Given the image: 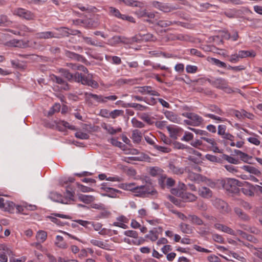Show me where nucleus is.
Returning a JSON list of instances; mask_svg holds the SVG:
<instances>
[{"instance_id": "nucleus-18", "label": "nucleus", "mask_w": 262, "mask_h": 262, "mask_svg": "<svg viewBox=\"0 0 262 262\" xmlns=\"http://www.w3.org/2000/svg\"><path fill=\"white\" fill-rule=\"evenodd\" d=\"M120 42L126 43V38L121 36H115L108 39L107 43L111 46H115Z\"/></svg>"}, {"instance_id": "nucleus-41", "label": "nucleus", "mask_w": 262, "mask_h": 262, "mask_svg": "<svg viewBox=\"0 0 262 262\" xmlns=\"http://www.w3.org/2000/svg\"><path fill=\"white\" fill-rule=\"evenodd\" d=\"M223 159L231 164H238L239 163L238 159L234 158L226 154H224L223 155Z\"/></svg>"}, {"instance_id": "nucleus-33", "label": "nucleus", "mask_w": 262, "mask_h": 262, "mask_svg": "<svg viewBox=\"0 0 262 262\" xmlns=\"http://www.w3.org/2000/svg\"><path fill=\"white\" fill-rule=\"evenodd\" d=\"M178 24V21L168 20H160L156 23V25L161 28H165Z\"/></svg>"}, {"instance_id": "nucleus-32", "label": "nucleus", "mask_w": 262, "mask_h": 262, "mask_svg": "<svg viewBox=\"0 0 262 262\" xmlns=\"http://www.w3.org/2000/svg\"><path fill=\"white\" fill-rule=\"evenodd\" d=\"M122 106L124 107H132L139 111H144L146 110L147 108V107L146 106H144L136 103H128L127 104H122Z\"/></svg>"}, {"instance_id": "nucleus-57", "label": "nucleus", "mask_w": 262, "mask_h": 262, "mask_svg": "<svg viewBox=\"0 0 262 262\" xmlns=\"http://www.w3.org/2000/svg\"><path fill=\"white\" fill-rule=\"evenodd\" d=\"M123 114L122 110H115L112 112H110V117L113 119H115L118 116H120Z\"/></svg>"}, {"instance_id": "nucleus-10", "label": "nucleus", "mask_w": 262, "mask_h": 262, "mask_svg": "<svg viewBox=\"0 0 262 262\" xmlns=\"http://www.w3.org/2000/svg\"><path fill=\"white\" fill-rule=\"evenodd\" d=\"M186 172L188 173V179L191 181H193L198 184L206 181L207 178L206 177L200 174L190 171V169L188 167Z\"/></svg>"}, {"instance_id": "nucleus-9", "label": "nucleus", "mask_w": 262, "mask_h": 262, "mask_svg": "<svg viewBox=\"0 0 262 262\" xmlns=\"http://www.w3.org/2000/svg\"><path fill=\"white\" fill-rule=\"evenodd\" d=\"M101 192H103L102 195L107 196L110 198H116L117 194L120 193L121 191L118 189L113 188L107 186L106 183H103L100 187Z\"/></svg>"}, {"instance_id": "nucleus-52", "label": "nucleus", "mask_w": 262, "mask_h": 262, "mask_svg": "<svg viewBox=\"0 0 262 262\" xmlns=\"http://www.w3.org/2000/svg\"><path fill=\"white\" fill-rule=\"evenodd\" d=\"M189 129L195 133L196 134L202 136V137L209 136V133L205 130L191 127H189Z\"/></svg>"}, {"instance_id": "nucleus-63", "label": "nucleus", "mask_w": 262, "mask_h": 262, "mask_svg": "<svg viewBox=\"0 0 262 262\" xmlns=\"http://www.w3.org/2000/svg\"><path fill=\"white\" fill-rule=\"evenodd\" d=\"M98 233L102 235H108V236L113 235L112 230L111 229H106L105 228H102L101 230L98 232Z\"/></svg>"}, {"instance_id": "nucleus-50", "label": "nucleus", "mask_w": 262, "mask_h": 262, "mask_svg": "<svg viewBox=\"0 0 262 262\" xmlns=\"http://www.w3.org/2000/svg\"><path fill=\"white\" fill-rule=\"evenodd\" d=\"M140 118L148 124H152L153 123L152 118L147 114H142L140 115Z\"/></svg>"}, {"instance_id": "nucleus-39", "label": "nucleus", "mask_w": 262, "mask_h": 262, "mask_svg": "<svg viewBox=\"0 0 262 262\" xmlns=\"http://www.w3.org/2000/svg\"><path fill=\"white\" fill-rule=\"evenodd\" d=\"M80 201L86 204H89L94 201L95 198L93 195L80 194L79 195Z\"/></svg>"}, {"instance_id": "nucleus-23", "label": "nucleus", "mask_w": 262, "mask_h": 262, "mask_svg": "<svg viewBox=\"0 0 262 262\" xmlns=\"http://www.w3.org/2000/svg\"><path fill=\"white\" fill-rule=\"evenodd\" d=\"M82 26L88 29H92L96 28L98 26V23L92 19H86L81 21Z\"/></svg>"}, {"instance_id": "nucleus-24", "label": "nucleus", "mask_w": 262, "mask_h": 262, "mask_svg": "<svg viewBox=\"0 0 262 262\" xmlns=\"http://www.w3.org/2000/svg\"><path fill=\"white\" fill-rule=\"evenodd\" d=\"M178 8L179 7L178 6L173 5L168 3H162L160 11H163L164 13H168L177 10Z\"/></svg>"}, {"instance_id": "nucleus-14", "label": "nucleus", "mask_w": 262, "mask_h": 262, "mask_svg": "<svg viewBox=\"0 0 262 262\" xmlns=\"http://www.w3.org/2000/svg\"><path fill=\"white\" fill-rule=\"evenodd\" d=\"M77 32V34H79V36L81 37L84 41L87 43L88 45L96 46V47H103L102 43L101 42H98L97 41H95L94 40L92 39L91 37H88L84 36L83 35H82V33L79 31H76Z\"/></svg>"}, {"instance_id": "nucleus-45", "label": "nucleus", "mask_w": 262, "mask_h": 262, "mask_svg": "<svg viewBox=\"0 0 262 262\" xmlns=\"http://www.w3.org/2000/svg\"><path fill=\"white\" fill-rule=\"evenodd\" d=\"M12 24L7 15H0V26H8Z\"/></svg>"}, {"instance_id": "nucleus-56", "label": "nucleus", "mask_w": 262, "mask_h": 262, "mask_svg": "<svg viewBox=\"0 0 262 262\" xmlns=\"http://www.w3.org/2000/svg\"><path fill=\"white\" fill-rule=\"evenodd\" d=\"M155 149L162 153H168L171 151L170 148L158 145L155 146Z\"/></svg>"}, {"instance_id": "nucleus-35", "label": "nucleus", "mask_w": 262, "mask_h": 262, "mask_svg": "<svg viewBox=\"0 0 262 262\" xmlns=\"http://www.w3.org/2000/svg\"><path fill=\"white\" fill-rule=\"evenodd\" d=\"M181 231L185 234H191L192 233V228L188 224L182 223L179 225Z\"/></svg>"}, {"instance_id": "nucleus-2", "label": "nucleus", "mask_w": 262, "mask_h": 262, "mask_svg": "<svg viewBox=\"0 0 262 262\" xmlns=\"http://www.w3.org/2000/svg\"><path fill=\"white\" fill-rule=\"evenodd\" d=\"M156 194L157 191L151 184L147 183L144 185L136 186L134 193L135 195L142 198L147 197L149 194L154 195Z\"/></svg>"}, {"instance_id": "nucleus-62", "label": "nucleus", "mask_w": 262, "mask_h": 262, "mask_svg": "<svg viewBox=\"0 0 262 262\" xmlns=\"http://www.w3.org/2000/svg\"><path fill=\"white\" fill-rule=\"evenodd\" d=\"M166 179L167 177L166 175H162L159 177L158 179V183L162 188H165L166 186Z\"/></svg>"}, {"instance_id": "nucleus-11", "label": "nucleus", "mask_w": 262, "mask_h": 262, "mask_svg": "<svg viewBox=\"0 0 262 262\" xmlns=\"http://www.w3.org/2000/svg\"><path fill=\"white\" fill-rule=\"evenodd\" d=\"M137 92L142 95L148 94L151 96H160V94L152 89L150 86H139L137 88Z\"/></svg>"}, {"instance_id": "nucleus-46", "label": "nucleus", "mask_w": 262, "mask_h": 262, "mask_svg": "<svg viewBox=\"0 0 262 262\" xmlns=\"http://www.w3.org/2000/svg\"><path fill=\"white\" fill-rule=\"evenodd\" d=\"M109 12L110 14L118 18L122 19L123 14H121L119 10L114 7L109 8Z\"/></svg>"}, {"instance_id": "nucleus-7", "label": "nucleus", "mask_w": 262, "mask_h": 262, "mask_svg": "<svg viewBox=\"0 0 262 262\" xmlns=\"http://www.w3.org/2000/svg\"><path fill=\"white\" fill-rule=\"evenodd\" d=\"M13 14L20 18L24 19L27 20H33L35 17V15L33 13L23 8H15L13 11Z\"/></svg>"}, {"instance_id": "nucleus-36", "label": "nucleus", "mask_w": 262, "mask_h": 262, "mask_svg": "<svg viewBox=\"0 0 262 262\" xmlns=\"http://www.w3.org/2000/svg\"><path fill=\"white\" fill-rule=\"evenodd\" d=\"M236 214L242 220L246 221L249 220V216L244 212L241 209L235 207L234 209Z\"/></svg>"}, {"instance_id": "nucleus-1", "label": "nucleus", "mask_w": 262, "mask_h": 262, "mask_svg": "<svg viewBox=\"0 0 262 262\" xmlns=\"http://www.w3.org/2000/svg\"><path fill=\"white\" fill-rule=\"evenodd\" d=\"M59 72L61 75L70 82H80L83 85H86L93 88H97L98 86V83L93 79L92 74H88L87 75H83L79 72H76L73 74L64 69H60Z\"/></svg>"}, {"instance_id": "nucleus-64", "label": "nucleus", "mask_w": 262, "mask_h": 262, "mask_svg": "<svg viewBox=\"0 0 262 262\" xmlns=\"http://www.w3.org/2000/svg\"><path fill=\"white\" fill-rule=\"evenodd\" d=\"M238 204L239 206L243 207L246 210H250L252 208V206L248 202H245L243 200L239 201L238 202Z\"/></svg>"}, {"instance_id": "nucleus-28", "label": "nucleus", "mask_w": 262, "mask_h": 262, "mask_svg": "<svg viewBox=\"0 0 262 262\" xmlns=\"http://www.w3.org/2000/svg\"><path fill=\"white\" fill-rule=\"evenodd\" d=\"M188 220L192 224L197 225H202L203 224V221L198 216L194 214H188Z\"/></svg>"}, {"instance_id": "nucleus-61", "label": "nucleus", "mask_w": 262, "mask_h": 262, "mask_svg": "<svg viewBox=\"0 0 262 262\" xmlns=\"http://www.w3.org/2000/svg\"><path fill=\"white\" fill-rule=\"evenodd\" d=\"M193 138V135L190 132H185L184 135L182 138L181 140L186 142L191 141Z\"/></svg>"}, {"instance_id": "nucleus-55", "label": "nucleus", "mask_w": 262, "mask_h": 262, "mask_svg": "<svg viewBox=\"0 0 262 262\" xmlns=\"http://www.w3.org/2000/svg\"><path fill=\"white\" fill-rule=\"evenodd\" d=\"M211 59L212 62L213 63V64H214L215 65H216V66H217L219 67H221V68H226L227 67V65L225 62L221 61V60H220L218 59H216L215 58H212Z\"/></svg>"}, {"instance_id": "nucleus-48", "label": "nucleus", "mask_w": 262, "mask_h": 262, "mask_svg": "<svg viewBox=\"0 0 262 262\" xmlns=\"http://www.w3.org/2000/svg\"><path fill=\"white\" fill-rule=\"evenodd\" d=\"M145 140L150 145H152L154 148H155V146L157 145L155 143V141L157 140L155 136L152 135H150L149 136H145L144 137Z\"/></svg>"}, {"instance_id": "nucleus-58", "label": "nucleus", "mask_w": 262, "mask_h": 262, "mask_svg": "<svg viewBox=\"0 0 262 262\" xmlns=\"http://www.w3.org/2000/svg\"><path fill=\"white\" fill-rule=\"evenodd\" d=\"M56 30L58 32H56V34L59 35L58 37H55V38H60L63 36L67 35L68 32L66 30V28H60L59 29H56Z\"/></svg>"}, {"instance_id": "nucleus-21", "label": "nucleus", "mask_w": 262, "mask_h": 262, "mask_svg": "<svg viewBox=\"0 0 262 262\" xmlns=\"http://www.w3.org/2000/svg\"><path fill=\"white\" fill-rule=\"evenodd\" d=\"M199 194L202 198L209 199L212 196V191L206 187H202L198 190Z\"/></svg>"}, {"instance_id": "nucleus-25", "label": "nucleus", "mask_w": 262, "mask_h": 262, "mask_svg": "<svg viewBox=\"0 0 262 262\" xmlns=\"http://www.w3.org/2000/svg\"><path fill=\"white\" fill-rule=\"evenodd\" d=\"M244 170L248 172L250 174H254L256 176H259L261 174V172L257 168L251 165H244L242 167Z\"/></svg>"}, {"instance_id": "nucleus-31", "label": "nucleus", "mask_w": 262, "mask_h": 262, "mask_svg": "<svg viewBox=\"0 0 262 262\" xmlns=\"http://www.w3.org/2000/svg\"><path fill=\"white\" fill-rule=\"evenodd\" d=\"M67 66L72 70L81 71L85 73H88V70L83 65L69 63H67Z\"/></svg>"}, {"instance_id": "nucleus-54", "label": "nucleus", "mask_w": 262, "mask_h": 262, "mask_svg": "<svg viewBox=\"0 0 262 262\" xmlns=\"http://www.w3.org/2000/svg\"><path fill=\"white\" fill-rule=\"evenodd\" d=\"M142 40H145L146 41H155L157 40V38L152 34L147 33L146 34H144L143 35Z\"/></svg>"}, {"instance_id": "nucleus-44", "label": "nucleus", "mask_w": 262, "mask_h": 262, "mask_svg": "<svg viewBox=\"0 0 262 262\" xmlns=\"http://www.w3.org/2000/svg\"><path fill=\"white\" fill-rule=\"evenodd\" d=\"M136 80L132 79L120 78L116 81V84L122 85L125 84H133L135 83Z\"/></svg>"}, {"instance_id": "nucleus-13", "label": "nucleus", "mask_w": 262, "mask_h": 262, "mask_svg": "<svg viewBox=\"0 0 262 262\" xmlns=\"http://www.w3.org/2000/svg\"><path fill=\"white\" fill-rule=\"evenodd\" d=\"M166 118L170 121L176 123H179L180 119L178 115L172 111L164 110L163 112Z\"/></svg>"}, {"instance_id": "nucleus-60", "label": "nucleus", "mask_w": 262, "mask_h": 262, "mask_svg": "<svg viewBox=\"0 0 262 262\" xmlns=\"http://www.w3.org/2000/svg\"><path fill=\"white\" fill-rule=\"evenodd\" d=\"M228 60L232 63H236L239 60L238 53H235L228 56Z\"/></svg>"}, {"instance_id": "nucleus-49", "label": "nucleus", "mask_w": 262, "mask_h": 262, "mask_svg": "<svg viewBox=\"0 0 262 262\" xmlns=\"http://www.w3.org/2000/svg\"><path fill=\"white\" fill-rule=\"evenodd\" d=\"M124 234L127 236L137 239L138 237V233L134 230H128L124 231Z\"/></svg>"}, {"instance_id": "nucleus-29", "label": "nucleus", "mask_w": 262, "mask_h": 262, "mask_svg": "<svg viewBox=\"0 0 262 262\" xmlns=\"http://www.w3.org/2000/svg\"><path fill=\"white\" fill-rule=\"evenodd\" d=\"M238 57H239L240 58H244L248 57H254L256 56V53L253 50H240L238 51Z\"/></svg>"}, {"instance_id": "nucleus-34", "label": "nucleus", "mask_w": 262, "mask_h": 262, "mask_svg": "<svg viewBox=\"0 0 262 262\" xmlns=\"http://www.w3.org/2000/svg\"><path fill=\"white\" fill-rule=\"evenodd\" d=\"M64 52L66 56L67 57L70 58L76 61H80L82 59V56L79 54L75 53L73 52L68 50H65Z\"/></svg>"}, {"instance_id": "nucleus-30", "label": "nucleus", "mask_w": 262, "mask_h": 262, "mask_svg": "<svg viewBox=\"0 0 262 262\" xmlns=\"http://www.w3.org/2000/svg\"><path fill=\"white\" fill-rule=\"evenodd\" d=\"M49 197L51 200L54 202H59L64 204L63 196L60 194L58 193L57 192H51L49 194Z\"/></svg>"}, {"instance_id": "nucleus-20", "label": "nucleus", "mask_w": 262, "mask_h": 262, "mask_svg": "<svg viewBox=\"0 0 262 262\" xmlns=\"http://www.w3.org/2000/svg\"><path fill=\"white\" fill-rule=\"evenodd\" d=\"M159 231L157 230H150L148 234L146 235L145 237L149 239L152 242L156 241L159 237V233H161L162 229L161 227H159Z\"/></svg>"}, {"instance_id": "nucleus-59", "label": "nucleus", "mask_w": 262, "mask_h": 262, "mask_svg": "<svg viewBox=\"0 0 262 262\" xmlns=\"http://www.w3.org/2000/svg\"><path fill=\"white\" fill-rule=\"evenodd\" d=\"M18 28L19 30V31L21 32V35H24V33L23 34V32H32L33 30L28 28L27 26L24 25H19Z\"/></svg>"}, {"instance_id": "nucleus-8", "label": "nucleus", "mask_w": 262, "mask_h": 262, "mask_svg": "<svg viewBox=\"0 0 262 262\" xmlns=\"http://www.w3.org/2000/svg\"><path fill=\"white\" fill-rule=\"evenodd\" d=\"M212 204L217 209H218L222 213H228L230 209L227 203L224 201L215 198L212 201Z\"/></svg>"}, {"instance_id": "nucleus-38", "label": "nucleus", "mask_w": 262, "mask_h": 262, "mask_svg": "<svg viewBox=\"0 0 262 262\" xmlns=\"http://www.w3.org/2000/svg\"><path fill=\"white\" fill-rule=\"evenodd\" d=\"M105 59L108 61L115 64H120L121 63V58L117 56L106 55Z\"/></svg>"}, {"instance_id": "nucleus-4", "label": "nucleus", "mask_w": 262, "mask_h": 262, "mask_svg": "<svg viewBox=\"0 0 262 262\" xmlns=\"http://www.w3.org/2000/svg\"><path fill=\"white\" fill-rule=\"evenodd\" d=\"M182 115L188 119L184 120V122L186 124L193 126H199L203 123L204 119L195 113L184 112L182 113Z\"/></svg>"}, {"instance_id": "nucleus-3", "label": "nucleus", "mask_w": 262, "mask_h": 262, "mask_svg": "<svg viewBox=\"0 0 262 262\" xmlns=\"http://www.w3.org/2000/svg\"><path fill=\"white\" fill-rule=\"evenodd\" d=\"M207 81L213 86L223 90L227 93H231L234 92L232 88L228 85V81L223 78L208 79Z\"/></svg>"}, {"instance_id": "nucleus-51", "label": "nucleus", "mask_w": 262, "mask_h": 262, "mask_svg": "<svg viewBox=\"0 0 262 262\" xmlns=\"http://www.w3.org/2000/svg\"><path fill=\"white\" fill-rule=\"evenodd\" d=\"M132 123L134 127L137 128H143L145 126V125L141 121L138 120L136 118H133L132 119Z\"/></svg>"}, {"instance_id": "nucleus-19", "label": "nucleus", "mask_w": 262, "mask_h": 262, "mask_svg": "<svg viewBox=\"0 0 262 262\" xmlns=\"http://www.w3.org/2000/svg\"><path fill=\"white\" fill-rule=\"evenodd\" d=\"M58 36L55 32L53 31L42 32L36 34V37L39 39H49Z\"/></svg>"}, {"instance_id": "nucleus-37", "label": "nucleus", "mask_w": 262, "mask_h": 262, "mask_svg": "<svg viewBox=\"0 0 262 262\" xmlns=\"http://www.w3.org/2000/svg\"><path fill=\"white\" fill-rule=\"evenodd\" d=\"M208 136L201 137V139L207 142L211 146L214 148V151L219 150V148L216 146V143L213 138H210Z\"/></svg>"}, {"instance_id": "nucleus-15", "label": "nucleus", "mask_w": 262, "mask_h": 262, "mask_svg": "<svg viewBox=\"0 0 262 262\" xmlns=\"http://www.w3.org/2000/svg\"><path fill=\"white\" fill-rule=\"evenodd\" d=\"M2 250L3 252H0V261L1 262H7L8 257L7 255L10 256L12 254V251L5 246L2 245ZM1 250V249H0Z\"/></svg>"}, {"instance_id": "nucleus-6", "label": "nucleus", "mask_w": 262, "mask_h": 262, "mask_svg": "<svg viewBox=\"0 0 262 262\" xmlns=\"http://www.w3.org/2000/svg\"><path fill=\"white\" fill-rule=\"evenodd\" d=\"M85 95L87 98L91 97L96 102L101 103H106L108 101H114L118 99V97L115 95H111L108 96L98 95L92 93H86Z\"/></svg>"}, {"instance_id": "nucleus-43", "label": "nucleus", "mask_w": 262, "mask_h": 262, "mask_svg": "<svg viewBox=\"0 0 262 262\" xmlns=\"http://www.w3.org/2000/svg\"><path fill=\"white\" fill-rule=\"evenodd\" d=\"M56 238V242L55 243V244L57 247L62 249L67 248V245L63 241V237L60 235H57Z\"/></svg>"}, {"instance_id": "nucleus-26", "label": "nucleus", "mask_w": 262, "mask_h": 262, "mask_svg": "<svg viewBox=\"0 0 262 262\" xmlns=\"http://www.w3.org/2000/svg\"><path fill=\"white\" fill-rule=\"evenodd\" d=\"M90 242V243L94 246H97L99 248L107 250H110V249L108 248V245L102 241L94 238L91 239Z\"/></svg>"}, {"instance_id": "nucleus-5", "label": "nucleus", "mask_w": 262, "mask_h": 262, "mask_svg": "<svg viewBox=\"0 0 262 262\" xmlns=\"http://www.w3.org/2000/svg\"><path fill=\"white\" fill-rule=\"evenodd\" d=\"M243 185V182L233 178L225 180L223 184V188L231 193H237L238 191V187H241Z\"/></svg>"}, {"instance_id": "nucleus-42", "label": "nucleus", "mask_w": 262, "mask_h": 262, "mask_svg": "<svg viewBox=\"0 0 262 262\" xmlns=\"http://www.w3.org/2000/svg\"><path fill=\"white\" fill-rule=\"evenodd\" d=\"M47 237L46 232L43 231H39L37 233L36 238L37 241L39 243H43Z\"/></svg>"}, {"instance_id": "nucleus-16", "label": "nucleus", "mask_w": 262, "mask_h": 262, "mask_svg": "<svg viewBox=\"0 0 262 262\" xmlns=\"http://www.w3.org/2000/svg\"><path fill=\"white\" fill-rule=\"evenodd\" d=\"M169 169L170 171L173 174L177 175H181L183 174L185 172H186L187 171L188 167H185V168H183L182 167L177 166L173 164H169Z\"/></svg>"}, {"instance_id": "nucleus-47", "label": "nucleus", "mask_w": 262, "mask_h": 262, "mask_svg": "<svg viewBox=\"0 0 262 262\" xmlns=\"http://www.w3.org/2000/svg\"><path fill=\"white\" fill-rule=\"evenodd\" d=\"M104 128L111 135H114L117 133H119L122 131V129L120 127L115 129L112 126L110 125H105L104 127Z\"/></svg>"}, {"instance_id": "nucleus-22", "label": "nucleus", "mask_w": 262, "mask_h": 262, "mask_svg": "<svg viewBox=\"0 0 262 262\" xmlns=\"http://www.w3.org/2000/svg\"><path fill=\"white\" fill-rule=\"evenodd\" d=\"M51 78L54 82L61 85V89L64 90H68L69 89V84L62 78L53 75Z\"/></svg>"}, {"instance_id": "nucleus-12", "label": "nucleus", "mask_w": 262, "mask_h": 262, "mask_svg": "<svg viewBox=\"0 0 262 262\" xmlns=\"http://www.w3.org/2000/svg\"><path fill=\"white\" fill-rule=\"evenodd\" d=\"M243 186L244 187L242 188L241 190L244 194L249 196H252L254 195L255 186L247 182L243 183Z\"/></svg>"}, {"instance_id": "nucleus-40", "label": "nucleus", "mask_w": 262, "mask_h": 262, "mask_svg": "<svg viewBox=\"0 0 262 262\" xmlns=\"http://www.w3.org/2000/svg\"><path fill=\"white\" fill-rule=\"evenodd\" d=\"M182 197L183 199L186 202H194L197 199V197L195 195L189 192L183 193Z\"/></svg>"}, {"instance_id": "nucleus-17", "label": "nucleus", "mask_w": 262, "mask_h": 262, "mask_svg": "<svg viewBox=\"0 0 262 262\" xmlns=\"http://www.w3.org/2000/svg\"><path fill=\"white\" fill-rule=\"evenodd\" d=\"M75 192L69 187H67L66 192L63 198L64 204H69L74 200Z\"/></svg>"}, {"instance_id": "nucleus-27", "label": "nucleus", "mask_w": 262, "mask_h": 262, "mask_svg": "<svg viewBox=\"0 0 262 262\" xmlns=\"http://www.w3.org/2000/svg\"><path fill=\"white\" fill-rule=\"evenodd\" d=\"M131 138L134 143H139L142 138V134L139 130L135 129L132 132Z\"/></svg>"}, {"instance_id": "nucleus-53", "label": "nucleus", "mask_w": 262, "mask_h": 262, "mask_svg": "<svg viewBox=\"0 0 262 262\" xmlns=\"http://www.w3.org/2000/svg\"><path fill=\"white\" fill-rule=\"evenodd\" d=\"M75 137L77 138L81 139V140H85L89 138V135L85 133H83L82 132H77L75 134Z\"/></svg>"}]
</instances>
